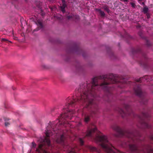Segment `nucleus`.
Listing matches in <instances>:
<instances>
[{
	"label": "nucleus",
	"instance_id": "nucleus-1",
	"mask_svg": "<svg viewBox=\"0 0 153 153\" xmlns=\"http://www.w3.org/2000/svg\"><path fill=\"white\" fill-rule=\"evenodd\" d=\"M97 79L96 78H94L92 79V82L91 85L88 84L87 85L86 91V89L83 90V94H81L80 97L77 95L76 99H71L69 98L67 99V101H68L67 104L66 105V107L64 108L63 109L64 111L66 110L67 111V113H65L64 114L65 121H66L68 119H71L72 116H73V115L71 116L72 114L75 113L74 111H68V109L66 110V108L74 106L76 101H80L84 102V104L85 105L86 108H88L90 105L92 104L93 100L94 97V89L97 88L98 86V84L96 83Z\"/></svg>",
	"mask_w": 153,
	"mask_h": 153
},
{
	"label": "nucleus",
	"instance_id": "nucleus-2",
	"mask_svg": "<svg viewBox=\"0 0 153 153\" xmlns=\"http://www.w3.org/2000/svg\"><path fill=\"white\" fill-rule=\"evenodd\" d=\"M51 126H48L46 128L45 133L46 137H45L43 140L42 138L40 139L42 141V143L39 145L38 148L36 150V151L39 153H49L45 150V145L46 144L48 146H51L50 140L48 137L51 136L55 132L54 130H52L53 128H52Z\"/></svg>",
	"mask_w": 153,
	"mask_h": 153
},
{
	"label": "nucleus",
	"instance_id": "nucleus-3",
	"mask_svg": "<svg viewBox=\"0 0 153 153\" xmlns=\"http://www.w3.org/2000/svg\"><path fill=\"white\" fill-rule=\"evenodd\" d=\"M105 79L104 82L102 83L100 86L103 89H107L108 85L110 83H114L118 81L117 76L111 74L105 76L103 77Z\"/></svg>",
	"mask_w": 153,
	"mask_h": 153
},
{
	"label": "nucleus",
	"instance_id": "nucleus-4",
	"mask_svg": "<svg viewBox=\"0 0 153 153\" xmlns=\"http://www.w3.org/2000/svg\"><path fill=\"white\" fill-rule=\"evenodd\" d=\"M111 127L113 130L117 132L120 135L122 136H125L128 138H131L133 140H134V139L133 137L134 135L132 133L124 131L116 125H114L112 126Z\"/></svg>",
	"mask_w": 153,
	"mask_h": 153
},
{
	"label": "nucleus",
	"instance_id": "nucleus-5",
	"mask_svg": "<svg viewBox=\"0 0 153 153\" xmlns=\"http://www.w3.org/2000/svg\"><path fill=\"white\" fill-rule=\"evenodd\" d=\"M59 120V123L56 124L54 122L52 124L51 126V128H53V127L55 126H57V125H59L60 124H65L66 123H68L67 121H65V116L64 114H62L60 115V117H59V119H57V120Z\"/></svg>",
	"mask_w": 153,
	"mask_h": 153
},
{
	"label": "nucleus",
	"instance_id": "nucleus-6",
	"mask_svg": "<svg viewBox=\"0 0 153 153\" xmlns=\"http://www.w3.org/2000/svg\"><path fill=\"white\" fill-rule=\"evenodd\" d=\"M130 150L132 152L139 153V149L135 145H130L129 146Z\"/></svg>",
	"mask_w": 153,
	"mask_h": 153
},
{
	"label": "nucleus",
	"instance_id": "nucleus-7",
	"mask_svg": "<svg viewBox=\"0 0 153 153\" xmlns=\"http://www.w3.org/2000/svg\"><path fill=\"white\" fill-rule=\"evenodd\" d=\"M134 90L136 95L139 96H140L142 94L141 90L139 86L137 85L134 87Z\"/></svg>",
	"mask_w": 153,
	"mask_h": 153
},
{
	"label": "nucleus",
	"instance_id": "nucleus-8",
	"mask_svg": "<svg viewBox=\"0 0 153 153\" xmlns=\"http://www.w3.org/2000/svg\"><path fill=\"white\" fill-rule=\"evenodd\" d=\"M97 131V129L96 127H95L94 128H93L90 130H88L86 134V136L88 137H91L92 133L95 132Z\"/></svg>",
	"mask_w": 153,
	"mask_h": 153
},
{
	"label": "nucleus",
	"instance_id": "nucleus-9",
	"mask_svg": "<svg viewBox=\"0 0 153 153\" xmlns=\"http://www.w3.org/2000/svg\"><path fill=\"white\" fill-rule=\"evenodd\" d=\"M144 153H153V149L149 147L146 149H143L142 150Z\"/></svg>",
	"mask_w": 153,
	"mask_h": 153
},
{
	"label": "nucleus",
	"instance_id": "nucleus-10",
	"mask_svg": "<svg viewBox=\"0 0 153 153\" xmlns=\"http://www.w3.org/2000/svg\"><path fill=\"white\" fill-rule=\"evenodd\" d=\"M64 139V136L63 134L62 135L59 139H58L56 140V142L58 143H63Z\"/></svg>",
	"mask_w": 153,
	"mask_h": 153
},
{
	"label": "nucleus",
	"instance_id": "nucleus-11",
	"mask_svg": "<svg viewBox=\"0 0 153 153\" xmlns=\"http://www.w3.org/2000/svg\"><path fill=\"white\" fill-rule=\"evenodd\" d=\"M63 4L62 6L61 7V8L62 11L63 13H64L65 11V8L66 7V5L65 4V0H62Z\"/></svg>",
	"mask_w": 153,
	"mask_h": 153
},
{
	"label": "nucleus",
	"instance_id": "nucleus-12",
	"mask_svg": "<svg viewBox=\"0 0 153 153\" xmlns=\"http://www.w3.org/2000/svg\"><path fill=\"white\" fill-rule=\"evenodd\" d=\"M119 113L121 114L122 116L123 117L125 116L127 114H126L124 111L121 109H120L119 111Z\"/></svg>",
	"mask_w": 153,
	"mask_h": 153
},
{
	"label": "nucleus",
	"instance_id": "nucleus-13",
	"mask_svg": "<svg viewBox=\"0 0 153 153\" xmlns=\"http://www.w3.org/2000/svg\"><path fill=\"white\" fill-rule=\"evenodd\" d=\"M90 116L88 115H85L84 121L86 123H87L89 121Z\"/></svg>",
	"mask_w": 153,
	"mask_h": 153
},
{
	"label": "nucleus",
	"instance_id": "nucleus-14",
	"mask_svg": "<svg viewBox=\"0 0 153 153\" xmlns=\"http://www.w3.org/2000/svg\"><path fill=\"white\" fill-rule=\"evenodd\" d=\"M68 19H71V18H76V19H78L79 18V16H74V15H72V16H67Z\"/></svg>",
	"mask_w": 153,
	"mask_h": 153
},
{
	"label": "nucleus",
	"instance_id": "nucleus-15",
	"mask_svg": "<svg viewBox=\"0 0 153 153\" xmlns=\"http://www.w3.org/2000/svg\"><path fill=\"white\" fill-rule=\"evenodd\" d=\"M90 149L92 151H97L98 152H100V150L98 149L96 147H90Z\"/></svg>",
	"mask_w": 153,
	"mask_h": 153
},
{
	"label": "nucleus",
	"instance_id": "nucleus-16",
	"mask_svg": "<svg viewBox=\"0 0 153 153\" xmlns=\"http://www.w3.org/2000/svg\"><path fill=\"white\" fill-rule=\"evenodd\" d=\"M148 10V8L146 6H145L143 9V11L145 13H147Z\"/></svg>",
	"mask_w": 153,
	"mask_h": 153
},
{
	"label": "nucleus",
	"instance_id": "nucleus-17",
	"mask_svg": "<svg viewBox=\"0 0 153 153\" xmlns=\"http://www.w3.org/2000/svg\"><path fill=\"white\" fill-rule=\"evenodd\" d=\"M68 153H76L75 152V150L71 148H70L68 152Z\"/></svg>",
	"mask_w": 153,
	"mask_h": 153
},
{
	"label": "nucleus",
	"instance_id": "nucleus-18",
	"mask_svg": "<svg viewBox=\"0 0 153 153\" xmlns=\"http://www.w3.org/2000/svg\"><path fill=\"white\" fill-rule=\"evenodd\" d=\"M97 10L98 11H99L100 13V14H101V15L102 16H105V13L103 11H102L101 10H100L99 9H98Z\"/></svg>",
	"mask_w": 153,
	"mask_h": 153
},
{
	"label": "nucleus",
	"instance_id": "nucleus-19",
	"mask_svg": "<svg viewBox=\"0 0 153 153\" xmlns=\"http://www.w3.org/2000/svg\"><path fill=\"white\" fill-rule=\"evenodd\" d=\"M144 126H145V127L146 128H149L150 126L147 123H145L144 124Z\"/></svg>",
	"mask_w": 153,
	"mask_h": 153
},
{
	"label": "nucleus",
	"instance_id": "nucleus-20",
	"mask_svg": "<svg viewBox=\"0 0 153 153\" xmlns=\"http://www.w3.org/2000/svg\"><path fill=\"white\" fill-rule=\"evenodd\" d=\"M79 141L81 145H82L83 144V141L82 139L80 138L79 139Z\"/></svg>",
	"mask_w": 153,
	"mask_h": 153
},
{
	"label": "nucleus",
	"instance_id": "nucleus-21",
	"mask_svg": "<svg viewBox=\"0 0 153 153\" xmlns=\"http://www.w3.org/2000/svg\"><path fill=\"white\" fill-rule=\"evenodd\" d=\"M32 146L33 148H35L36 146V144L33 142H32Z\"/></svg>",
	"mask_w": 153,
	"mask_h": 153
},
{
	"label": "nucleus",
	"instance_id": "nucleus-22",
	"mask_svg": "<svg viewBox=\"0 0 153 153\" xmlns=\"http://www.w3.org/2000/svg\"><path fill=\"white\" fill-rule=\"evenodd\" d=\"M131 4L133 7H135V5L134 3L132 2L131 3Z\"/></svg>",
	"mask_w": 153,
	"mask_h": 153
},
{
	"label": "nucleus",
	"instance_id": "nucleus-23",
	"mask_svg": "<svg viewBox=\"0 0 153 153\" xmlns=\"http://www.w3.org/2000/svg\"><path fill=\"white\" fill-rule=\"evenodd\" d=\"M10 123L8 122H6L5 123V125L6 126H7L10 125Z\"/></svg>",
	"mask_w": 153,
	"mask_h": 153
},
{
	"label": "nucleus",
	"instance_id": "nucleus-24",
	"mask_svg": "<svg viewBox=\"0 0 153 153\" xmlns=\"http://www.w3.org/2000/svg\"><path fill=\"white\" fill-rule=\"evenodd\" d=\"M104 9L106 10V11L108 12V13H109L110 11V10H109L108 9V8L106 7V8H105Z\"/></svg>",
	"mask_w": 153,
	"mask_h": 153
},
{
	"label": "nucleus",
	"instance_id": "nucleus-25",
	"mask_svg": "<svg viewBox=\"0 0 153 153\" xmlns=\"http://www.w3.org/2000/svg\"><path fill=\"white\" fill-rule=\"evenodd\" d=\"M39 26H41V27L42 26V23L41 22H39Z\"/></svg>",
	"mask_w": 153,
	"mask_h": 153
},
{
	"label": "nucleus",
	"instance_id": "nucleus-26",
	"mask_svg": "<svg viewBox=\"0 0 153 153\" xmlns=\"http://www.w3.org/2000/svg\"><path fill=\"white\" fill-rule=\"evenodd\" d=\"M82 125L81 123L80 122H79L78 123V124H77V126H80Z\"/></svg>",
	"mask_w": 153,
	"mask_h": 153
},
{
	"label": "nucleus",
	"instance_id": "nucleus-27",
	"mask_svg": "<svg viewBox=\"0 0 153 153\" xmlns=\"http://www.w3.org/2000/svg\"><path fill=\"white\" fill-rule=\"evenodd\" d=\"M141 79H142L141 78H140L139 80H137V81L138 82H140V81L141 80Z\"/></svg>",
	"mask_w": 153,
	"mask_h": 153
},
{
	"label": "nucleus",
	"instance_id": "nucleus-28",
	"mask_svg": "<svg viewBox=\"0 0 153 153\" xmlns=\"http://www.w3.org/2000/svg\"><path fill=\"white\" fill-rule=\"evenodd\" d=\"M2 39V40H3L4 41H6V40H7L6 39H4V38Z\"/></svg>",
	"mask_w": 153,
	"mask_h": 153
},
{
	"label": "nucleus",
	"instance_id": "nucleus-29",
	"mask_svg": "<svg viewBox=\"0 0 153 153\" xmlns=\"http://www.w3.org/2000/svg\"><path fill=\"white\" fill-rule=\"evenodd\" d=\"M123 1L124 2H127L128 0H123Z\"/></svg>",
	"mask_w": 153,
	"mask_h": 153
},
{
	"label": "nucleus",
	"instance_id": "nucleus-30",
	"mask_svg": "<svg viewBox=\"0 0 153 153\" xmlns=\"http://www.w3.org/2000/svg\"><path fill=\"white\" fill-rule=\"evenodd\" d=\"M143 0H138V1H143Z\"/></svg>",
	"mask_w": 153,
	"mask_h": 153
},
{
	"label": "nucleus",
	"instance_id": "nucleus-31",
	"mask_svg": "<svg viewBox=\"0 0 153 153\" xmlns=\"http://www.w3.org/2000/svg\"><path fill=\"white\" fill-rule=\"evenodd\" d=\"M142 4H143V5H144V2H143L142 3Z\"/></svg>",
	"mask_w": 153,
	"mask_h": 153
},
{
	"label": "nucleus",
	"instance_id": "nucleus-32",
	"mask_svg": "<svg viewBox=\"0 0 153 153\" xmlns=\"http://www.w3.org/2000/svg\"><path fill=\"white\" fill-rule=\"evenodd\" d=\"M78 91L79 92V91H81V90H80L79 91V90H78Z\"/></svg>",
	"mask_w": 153,
	"mask_h": 153
},
{
	"label": "nucleus",
	"instance_id": "nucleus-33",
	"mask_svg": "<svg viewBox=\"0 0 153 153\" xmlns=\"http://www.w3.org/2000/svg\"><path fill=\"white\" fill-rule=\"evenodd\" d=\"M126 110H127V111L128 112V110H127V108H126Z\"/></svg>",
	"mask_w": 153,
	"mask_h": 153
},
{
	"label": "nucleus",
	"instance_id": "nucleus-34",
	"mask_svg": "<svg viewBox=\"0 0 153 153\" xmlns=\"http://www.w3.org/2000/svg\"><path fill=\"white\" fill-rule=\"evenodd\" d=\"M127 114H128V115H129L130 114L128 113H127Z\"/></svg>",
	"mask_w": 153,
	"mask_h": 153
}]
</instances>
